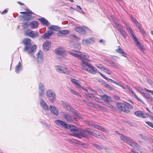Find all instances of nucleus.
Returning a JSON list of instances; mask_svg holds the SVG:
<instances>
[{
	"label": "nucleus",
	"instance_id": "obj_1",
	"mask_svg": "<svg viewBox=\"0 0 153 153\" xmlns=\"http://www.w3.org/2000/svg\"><path fill=\"white\" fill-rule=\"evenodd\" d=\"M30 42L31 40L29 38H25L22 40V43L25 46L23 51L24 52H27L30 50L28 53L33 59H34L35 57L33 54L36 51L37 46L36 45H33L31 46Z\"/></svg>",
	"mask_w": 153,
	"mask_h": 153
},
{
	"label": "nucleus",
	"instance_id": "obj_2",
	"mask_svg": "<svg viewBox=\"0 0 153 153\" xmlns=\"http://www.w3.org/2000/svg\"><path fill=\"white\" fill-rule=\"evenodd\" d=\"M88 59L87 58V60H85V61L83 60L82 63H81L82 68L93 74L96 73H98L97 68L88 62L89 61Z\"/></svg>",
	"mask_w": 153,
	"mask_h": 153
},
{
	"label": "nucleus",
	"instance_id": "obj_3",
	"mask_svg": "<svg viewBox=\"0 0 153 153\" xmlns=\"http://www.w3.org/2000/svg\"><path fill=\"white\" fill-rule=\"evenodd\" d=\"M116 105L118 108L117 109H119L122 111L126 113L129 112L130 111L129 108H133L132 105L126 102H125L124 103L117 102V103Z\"/></svg>",
	"mask_w": 153,
	"mask_h": 153
},
{
	"label": "nucleus",
	"instance_id": "obj_4",
	"mask_svg": "<svg viewBox=\"0 0 153 153\" xmlns=\"http://www.w3.org/2000/svg\"><path fill=\"white\" fill-rule=\"evenodd\" d=\"M69 53L72 56L76 57L80 59L81 60V63H82L83 60L85 61L87 60V58H89V56L87 54H86L84 55L81 52H79L77 51H75V53L72 52H70Z\"/></svg>",
	"mask_w": 153,
	"mask_h": 153
},
{
	"label": "nucleus",
	"instance_id": "obj_5",
	"mask_svg": "<svg viewBox=\"0 0 153 153\" xmlns=\"http://www.w3.org/2000/svg\"><path fill=\"white\" fill-rule=\"evenodd\" d=\"M46 96L51 102L53 103L56 101V95L55 92L52 90L49 89L47 91Z\"/></svg>",
	"mask_w": 153,
	"mask_h": 153
},
{
	"label": "nucleus",
	"instance_id": "obj_6",
	"mask_svg": "<svg viewBox=\"0 0 153 153\" xmlns=\"http://www.w3.org/2000/svg\"><path fill=\"white\" fill-rule=\"evenodd\" d=\"M28 11L22 12L20 13L21 14H24V15L21 16L23 19V20L25 21H29L32 18V16L30 14H34V13H33L30 10H28Z\"/></svg>",
	"mask_w": 153,
	"mask_h": 153
},
{
	"label": "nucleus",
	"instance_id": "obj_7",
	"mask_svg": "<svg viewBox=\"0 0 153 153\" xmlns=\"http://www.w3.org/2000/svg\"><path fill=\"white\" fill-rule=\"evenodd\" d=\"M68 129H69L70 131L73 134V136L76 137L79 136V129H78L76 126L72 125H70L68 124Z\"/></svg>",
	"mask_w": 153,
	"mask_h": 153
},
{
	"label": "nucleus",
	"instance_id": "obj_8",
	"mask_svg": "<svg viewBox=\"0 0 153 153\" xmlns=\"http://www.w3.org/2000/svg\"><path fill=\"white\" fill-rule=\"evenodd\" d=\"M62 115L63 117L69 123H72L74 120L75 119V118L74 116L70 114L65 113L64 112H62Z\"/></svg>",
	"mask_w": 153,
	"mask_h": 153
},
{
	"label": "nucleus",
	"instance_id": "obj_9",
	"mask_svg": "<svg viewBox=\"0 0 153 153\" xmlns=\"http://www.w3.org/2000/svg\"><path fill=\"white\" fill-rule=\"evenodd\" d=\"M56 69L57 72L63 74H69L71 72L69 70L61 66H56Z\"/></svg>",
	"mask_w": 153,
	"mask_h": 153
},
{
	"label": "nucleus",
	"instance_id": "obj_10",
	"mask_svg": "<svg viewBox=\"0 0 153 153\" xmlns=\"http://www.w3.org/2000/svg\"><path fill=\"white\" fill-rule=\"evenodd\" d=\"M55 123L58 126L68 129V124H67L65 121L60 120H57L55 121Z\"/></svg>",
	"mask_w": 153,
	"mask_h": 153
},
{
	"label": "nucleus",
	"instance_id": "obj_11",
	"mask_svg": "<svg viewBox=\"0 0 153 153\" xmlns=\"http://www.w3.org/2000/svg\"><path fill=\"white\" fill-rule=\"evenodd\" d=\"M25 34V35L33 38L37 37L39 35V34L37 32L32 31L30 30H26Z\"/></svg>",
	"mask_w": 153,
	"mask_h": 153
},
{
	"label": "nucleus",
	"instance_id": "obj_12",
	"mask_svg": "<svg viewBox=\"0 0 153 153\" xmlns=\"http://www.w3.org/2000/svg\"><path fill=\"white\" fill-rule=\"evenodd\" d=\"M88 135H91L97 137H102L103 136L100 133H99L98 131L94 130H91L89 129V131H87Z\"/></svg>",
	"mask_w": 153,
	"mask_h": 153
},
{
	"label": "nucleus",
	"instance_id": "obj_13",
	"mask_svg": "<svg viewBox=\"0 0 153 153\" xmlns=\"http://www.w3.org/2000/svg\"><path fill=\"white\" fill-rule=\"evenodd\" d=\"M51 43L50 41H46L43 45V49L45 51H47L49 50L51 47Z\"/></svg>",
	"mask_w": 153,
	"mask_h": 153
},
{
	"label": "nucleus",
	"instance_id": "obj_14",
	"mask_svg": "<svg viewBox=\"0 0 153 153\" xmlns=\"http://www.w3.org/2000/svg\"><path fill=\"white\" fill-rule=\"evenodd\" d=\"M36 59L37 62L39 63H42L43 60V56L42 52L40 50H39L37 54Z\"/></svg>",
	"mask_w": 153,
	"mask_h": 153
},
{
	"label": "nucleus",
	"instance_id": "obj_15",
	"mask_svg": "<svg viewBox=\"0 0 153 153\" xmlns=\"http://www.w3.org/2000/svg\"><path fill=\"white\" fill-rule=\"evenodd\" d=\"M49 109L53 114L56 116H57L59 114V111L56 107L51 105L49 108Z\"/></svg>",
	"mask_w": 153,
	"mask_h": 153
},
{
	"label": "nucleus",
	"instance_id": "obj_16",
	"mask_svg": "<svg viewBox=\"0 0 153 153\" xmlns=\"http://www.w3.org/2000/svg\"><path fill=\"white\" fill-rule=\"evenodd\" d=\"M89 131V129L86 130H79V136L77 137L82 136L85 138H87L88 137V131Z\"/></svg>",
	"mask_w": 153,
	"mask_h": 153
},
{
	"label": "nucleus",
	"instance_id": "obj_17",
	"mask_svg": "<svg viewBox=\"0 0 153 153\" xmlns=\"http://www.w3.org/2000/svg\"><path fill=\"white\" fill-rule=\"evenodd\" d=\"M117 134L120 135V138L121 140L124 142H125L126 143H129V140L131 139V138L127 137L123 134H120L116 131Z\"/></svg>",
	"mask_w": 153,
	"mask_h": 153
},
{
	"label": "nucleus",
	"instance_id": "obj_18",
	"mask_svg": "<svg viewBox=\"0 0 153 153\" xmlns=\"http://www.w3.org/2000/svg\"><path fill=\"white\" fill-rule=\"evenodd\" d=\"M53 34V32L51 30L47 31L46 33H44L42 37L45 39H47L52 36Z\"/></svg>",
	"mask_w": 153,
	"mask_h": 153
},
{
	"label": "nucleus",
	"instance_id": "obj_19",
	"mask_svg": "<svg viewBox=\"0 0 153 153\" xmlns=\"http://www.w3.org/2000/svg\"><path fill=\"white\" fill-rule=\"evenodd\" d=\"M139 135L142 139L144 140L145 141L149 142L150 143H153V140L152 138H149L147 136L143 135L142 134H139Z\"/></svg>",
	"mask_w": 153,
	"mask_h": 153
},
{
	"label": "nucleus",
	"instance_id": "obj_20",
	"mask_svg": "<svg viewBox=\"0 0 153 153\" xmlns=\"http://www.w3.org/2000/svg\"><path fill=\"white\" fill-rule=\"evenodd\" d=\"M102 99L105 101L111 102L112 101L111 98L109 96L105 94L100 96Z\"/></svg>",
	"mask_w": 153,
	"mask_h": 153
},
{
	"label": "nucleus",
	"instance_id": "obj_21",
	"mask_svg": "<svg viewBox=\"0 0 153 153\" xmlns=\"http://www.w3.org/2000/svg\"><path fill=\"white\" fill-rule=\"evenodd\" d=\"M40 104L41 107L45 110L46 111H48L49 109L48 106L46 103L42 99H40Z\"/></svg>",
	"mask_w": 153,
	"mask_h": 153
},
{
	"label": "nucleus",
	"instance_id": "obj_22",
	"mask_svg": "<svg viewBox=\"0 0 153 153\" xmlns=\"http://www.w3.org/2000/svg\"><path fill=\"white\" fill-rule=\"evenodd\" d=\"M38 20L41 22L42 25H45L47 26H50V25L49 22L43 17L39 19Z\"/></svg>",
	"mask_w": 153,
	"mask_h": 153
},
{
	"label": "nucleus",
	"instance_id": "obj_23",
	"mask_svg": "<svg viewBox=\"0 0 153 153\" xmlns=\"http://www.w3.org/2000/svg\"><path fill=\"white\" fill-rule=\"evenodd\" d=\"M94 42V40L93 38H90L88 39H83L82 42L84 45H88L91 44Z\"/></svg>",
	"mask_w": 153,
	"mask_h": 153
},
{
	"label": "nucleus",
	"instance_id": "obj_24",
	"mask_svg": "<svg viewBox=\"0 0 153 153\" xmlns=\"http://www.w3.org/2000/svg\"><path fill=\"white\" fill-rule=\"evenodd\" d=\"M75 29L77 32L83 35L85 34L86 33V31L83 27H75Z\"/></svg>",
	"mask_w": 153,
	"mask_h": 153
},
{
	"label": "nucleus",
	"instance_id": "obj_25",
	"mask_svg": "<svg viewBox=\"0 0 153 153\" xmlns=\"http://www.w3.org/2000/svg\"><path fill=\"white\" fill-rule=\"evenodd\" d=\"M39 96H42L44 94L45 91L43 85L42 83H40L39 85Z\"/></svg>",
	"mask_w": 153,
	"mask_h": 153
},
{
	"label": "nucleus",
	"instance_id": "obj_26",
	"mask_svg": "<svg viewBox=\"0 0 153 153\" xmlns=\"http://www.w3.org/2000/svg\"><path fill=\"white\" fill-rule=\"evenodd\" d=\"M48 28L50 30L56 31H58L59 32L61 29L60 27L55 25H52L49 27Z\"/></svg>",
	"mask_w": 153,
	"mask_h": 153
},
{
	"label": "nucleus",
	"instance_id": "obj_27",
	"mask_svg": "<svg viewBox=\"0 0 153 153\" xmlns=\"http://www.w3.org/2000/svg\"><path fill=\"white\" fill-rule=\"evenodd\" d=\"M69 33V31L68 30H60L57 33V35L58 36H61V34L66 35Z\"/></svg>",
	"mask_w": 153,
	"mask_h": 153
},
{
	"label": "nucleus",
	"instance_id": "obj_28",
	"mask_svg": "<svg viewBox=\"0 0 153 153\" xmlns=\"http://www.w3.org/2000/svg\"><path fill=\"white\" fill-rule=\"evenodd\" d=\"M62 104L64 107L66 108L68 111H70L72 107L70 106L68 104H67L66 102L63 101H62Z\"/></svg>",
	"mask_w": 153,
	"mask_h": 153
},
{
	"label": "nucleus",
	"instance_id": "obj_29",
	"mask_svg": "<svg viewBox=\"0 0 153 153\" xmlns=\"http://www.w3.org/2000/svg\"><path fill=\"white\" fill-rule=\"evenodd\" d=\"M64 51L61 48H57L55 51L56 54L59 55H62L64 54Z\"/></svg>",
	"mask_w": 153,
	"mask_h": 153
},
{
	"label": "nucleus",
	"instance_id": "obj_30",
	"mask_svg": "<svg viewBox=\"0 0 153 153\" xmlns=\"http://www.w3.org/2000/svg\"><path fill=\"white\" fill-rule=\"evenodd\" d=\"M92 145L96 148L99 149H104L105 150H106L107 149L106 147L101 145H99L96 144H92Z\"/></svg>",
	"mask_w": 153,
	"mask_h": 153
},
{
	"label": "nucleus",
	"instance_id": "obj_31",
	"mask_svg": "<svg viewBox=\"0 0 153 153\" xmlns=\"http://www.w3.org/2000/svg\"><path fill=\"white\" fill-rule=\"evenodd\" d=\"M22 65L21 64L20 62H19L18 64L16 66V71L18 73L19 71L22 69Z\"/></svg>",
	"mask_w": 153,
	"mask_h": 153
},
{
	"label": "nucleus",
	"instance_id": "obj_32",
	"mask_svg": "<svg viewBox=\"0 0 153 153\" xmlns=\"http://www.w3.org/2000/svg\"><path fill=\"white\" fill-rule=\"evenodd\" d=\"M38 22L36 21H34L30 23V25L31 27L33 28H35L37 27L38 26Z\"/></svg>",
	"mask_w": 153,
	"mask_h": 153
},
{
	"label": "nucleus",
	"instance_id": "obj_33",
	"mask_svg": "<svg viewBox=\"0 0 153 153\" xmlns=\"http://www.w3.org/2000/svg\"><path fill=\"white\" fill-rule=\"evenodd\" d=\"M129 143H128V144L132 146L133 148H136L137 147V146L138 145V144L134 141L132 140L131 139L129 140Z\"/></svg>",
	"mask_w": 153,
	"mask_h": 153
},
{
	"label": "nucleus",
	"instance_id": "obj_34",
	"mask_svg": "<svg viewBox=\"0 0 153 153\" xmlns=\"http://www.w3.org/2000/svg\"><path fill=\"white\" fill-rule=\"evenodd\" d=\"M116 51L123 56L125 57L126 55L122 48H119L116 50Z\"/></svg>",
	"mask_w": 153,
	"mask_h": 153
},
{
	"label": "nucleus",
	"instance_id": "obj_35",
	"mask_svg": "<svg viewBox=\"0 0 153 153\" xmlns=\"http://www.w3.org/2000/svg\"><path fill=\"white\" fill-rule=\"evenodd\" d=\"M118 31L120 32V34L122 35L123 37L126 38V33L125 31L122 29H119Z\"/></svg>",
	"mask_w": 153,
	"mask_h": 153
},
{
	"label": "nucleus",
	"instance_id": "obj_36",
	"mask_svg": "<svg viewBox=\"0 0 153 153\" xmlns=\"http://www.w3.org/2000/svg\"><path fill=\"white\" fill-rule=\"evenodd\" d=\"M71 82L74 84L77 88H79V87H81V85L78 82V81L75 79H72L71 80Z\"/></svg>",
	"mask_w": 153,
	"mask_h": 153
},
{
	"label": "nucleus",
	"instance_id": "obj_37",
	"mask_svg": "<svg viewBox=\"0 0 153 153\" xmlns=\"http://www.w3.org/2000/svg\"><path fill=\"white\" fill-rule=\"evenodd\" d=\"M69 90H70V93L71 94L77 96L79 97H81V95L78 92L72 89H70Z\"/></svg>",
	"mask_w": 153,
	"mask_h": 153
},
{
	"label": "nucleus",
	"instance_id": "obj_38",
	"mask_svg": "<svg viewBox=\"0 0 153 153\" xmlns=\"http://www.w3.org/2000/svg\"><path fill=\"white\" fill-rule=\"evenodd\" d=\"M94 127H95L96 128L105 132H106L107 130V129H105L104 128L101 126L96 124H95V126H94Z\"/></svg>",
	"mask_w": 153,
	"mask_h": 153
},
{
	"label": "nucleus",
	"instance_id": "obj_39",
	"mask_svg": "<svg viewBox=\"0 0 153 153\" xmlns=\"http://www.w3.org/2000/svg\"><path fill=\"white\" fill-rule=\"evenodd\" d=\"M144 96L146 97L148 100L150 101L153 102V98L149 94L143 93Z\"/></svg>",
	"mask_w": 153,
	"mask_h": 153
},
{
	"label": "nucleus",
	"instance_id": "obj_40",
	"mask_svg": "<svg viewBox=\"0 0 153 153\" xmlns=\"http://www.w3.org/2000/svg\"><path fill=\"white\" fill-rule=\"evenodd\" d=\"M101 70L108 74H110L112 73V71L110 70L105 67H102Z\"/></svg>",
	"mask_w": 153,
	"mask_h": 153
},
{
	"label": "nucleus",
	"instance_id": "obj_41",
	"mask_svg": "<svg viewBox=\"0 0 153 153\" xmlns=\"http://www.w3.org/2000/svg\"><path fill=\"white\" fill-rule=\"evenodd\" d=\"M106 106L108 108L111 109L114 111H118L117 108H116L114 106H113L110 104H107Z\"/></svg>",
	"mask_w": 153,
	"mask_h": 153
},
{
	"label": "nucleus",
	"instance_id": "obj_42",
	"mask_svg": "<svg viewBox=\"0 0 153 153\" xmlns=\"http://www.w3.org/2000/svg\"><path fill=\"white\" fill-rule=\"evenodd\" d=\"M134 114L137 116L140 117H141L143 115L141 111H136L134 112Z\"/></svg>",
	"mask_w": 153,
	"mask_h": 153
},
{
	"label": "nucleus",
	"instance_id": "obj_43",
	"mask_svg": "<svg viewBox=\"0 0 153 153\" xmlns=\"http://www.w3.org/2000/svg\"><path fill=\"white\" fill-rule=\"evenodd\" d=\"M114 23L115 25V27L116 29L118 31L119 29L123 28L117 22V21H114Z\"/></svg>",
	"mask_w": 153,
	"mask_h": 153
},
{
	"label": "nucleus",
	"instance_id": "obj_44",
	"mask_svg": "<svg viewBox=\"0 0 153 153\" xmlns=\"http://www.w3.org/2000/svg\"><path fill=\"white\" fill-rule=\"evenodd\" d=\"M29 25L30 23L28 22H26L23 23L22 26L23 29H25L27 28Z\"/></svg>",
	"mask_w": 153,
	"mask_h": 153
},
{
	"label": "nucleus",
	"instance_id": "obj_45",
	"mask_svg": "<svg viewBox=\"0 0 153 153\" xmlns=\"http://www.w3.org/2000/svg\"><path fill=\"white\" fill-rule=\"evenodd\" d=\"M79 145L82 148H87L88 146L87 144L82 142H80L79 143Z\"/></svg>",
	"mask_w": 153,
	"mask_h": 153
},
{
	"label": "nucleus",
	"instance_id": "obj_46",
	"mask_svg": "<svg viewBox=\"0 0 153 153\" xmlns=\"http://www.w3.org/2000/svg\"><path fill=\"white\" fill-rule=\"evenodd\" d=\"M86 123L90 127H94L95 126V124L91 122H90L88 121H86Z\"/></svg>",
	"mask_w": 153,
	"mask_h": 153
},
{
	"label": "nucleus",
	"instance_id": "obj_47",
	"mask_svg": "<svg viewBox=\"0 0 153 153\" xmlns=\"http://www.w3.org/2000/svg\"><path fill=\"white\" fill-rule=\"evenodd\" d=\"M103 84H104L106 88H108L110 90L112 91L113 89V88L112 87L108 84H106L105 82H104Z\"/></svg>",
	"mask_w": 153,
	"mask_h": 153
},
{
	"label": "nucleus",
	"instance_id": "obj_48",
	"mask_svg": "<svg viewBox=\"0 0 153 153\" xmlns=\"http://www.w3.org/2000/svg\"><path fill=\"white\" fill-rule=\"evenodd\" d=\"M109 64L116 68H117L118 67V65L117 64L112 61L109 62Z\"/></svg>",
	"mask_w": 153,
	"mask_h": 153
},
{
	"label": "nucleus",
	"instance_id": "obj_49",
	"mask_svg": "<svg viewBox=\"0 0 153 153\" xmlns=\"http://www.w3.org/2000/svg\"><path fill=\"white\" fill-rule=\"evenodd\" d=\"M95 106V107L97 109H99L100 110H105V107H103L102 106H101L100 105H97L96 106Z\"/></svg>",
	"mask_w": 153,
	"mask_h": 153
},
{
	"label": "nucleus",
	"instance_id": "obj_50",
	"mask_svg": "<svg viewBox=\"0 0 153 153\" xmlns=\"http://www.w3.org/2000/svg\"><path fill=\"white\" fill-rule=\"evenodd\" d=\"M71 38L73 39H75L76 41H78L79 40V38L77 36L75 35H72L71 36Z\"/></svg>",
	"mask_w": 153,
	"mask_h": 153
},
{
	"label": "nucleus",
	"instance_id": "obj_51",
	"mask_svg": "<svg viewBox=\"0 0 153 153\" xmlns=\"http://www.w3.org/2000/svg\"><path fill=\"white\" fill-rule=\"evenodd\" d=\"M110 57L111 58L114 59L115 61H118L120 59L119 57L115 56H110Z\"/></svg>",
	"mask_w": 153,
	"mask_h": 153
},
{
	"label": "nucleus",
	"instance_id": "obj_52",
	"mask_svg": "<svg viewBox=\"0 0 153 153\" xmlns=\"http://www.w3.org/2000/svg\"><path fill=\"white\" fill-rule=\"evenodd\" d=\"M70 111H71L73 114H74L75 116H78L77 115V111L76 110H75L74 108H73L72 107L71 108V109Z\"/></svg>",
	"mask_w": 153,
	"mask_h": 153
},
{
	"label": "nucleus",
	"instance_id": "obj_53",
	"mask_svg": "<svg viewBox=\"0 0 153 153\" xmlns=\"http://www.w3.org/2000/svg\"><path fill=\"white\" fill-rule=\"evenodd\" d=\"M126 29L127 30L128 32L129 33L131 34V35H132V34H133L132 33V30L130 27H127Z\"/></svg>",
	"mask_w": 153,
	"mask_h": 153
},
{
	"label": "nucleus",
	"instance_id": "obj_54",
	"mask_svg": "<svg viewBox=\"0 0 153 153\" xmlns=\"http://www.w3.org/2000/svg\"><path fill=\"white\" fill-rule=\"evenodd\" d=\"M138 47L141 51H143L145 50L144 46L142 45L141 44L139 46H138Z\"/></svg>",
	"mask_w": 153,
	"mask_h": 153
},
{
	"label": "nucleus",
	"instance_id": "obj_55",
	"mask_svg": "<svg viewBox=\"0 0 153 153\" xmlns=\"http://www.w3.org/2000/svg\"><path fill=\"white\" fill-rule=\"evenodd\" d=\"M107 81H108L109 82H111L112 83H115V81H114V80L112 79H110L109 78H108V79L107 80Z\"/></svg>",
	"mask_w": 153,
	"mask_h": 153
},
{
	"label": "nucleus",
	"instance_id": "obj_56",
	"mask_svg": "<svg viewBox=\"0 0 153 153\" xmlns=\"http://www.w3.org/2000/svg\"><path fill=\"white\" fill-rule=\"evenodd\" d=\"M98 73L100 74L101 76H102V77H103L106 80H107L108 78V77H106L103 74H102L99 73L98 72Z\"/></svg>",
	"mask_w": 153,
	"mask_h": 153
},
{
	"label": "nucleus",
	"instance_id": "obj_57",
	"mask_svg": "<svg viewBox=\"0 0 153 153\" xmlns=\"http://www.w3.org/2000/svg\"><path fill=\"white\" fill-rule=\"evenodd\" d=\"M135 98L139 101L140 102L143 103V104H144V103L140 99H139L138 97L137 96V95H136V96H134Z\"/></svg>",
	"mask_w": 153,
	"mask_h": 153
},
{
	"label": "nucleus",
	"instance_id": "obj_58",
	"mask_svg": "<svg viewBox=\"0 0 153 153\" xmlns=\"http://www.w3.org/2000/svg\"><path fill=\"white\" fill-rule=\"evenodd\" d=\"M146 123L147 125L150 126V127L151 126V125L153 124L152 122L149 121L146 122Z\"/></svg>",
	"mask_w": 153,
	"mask_h": 153
},
{
	"label": "nucleus",
	"instance_id": "obj_59",
	"mask_svg": "<svg viewBox=\"0 0 153 153\" xmlns=\"http://www.w3.org/2000/svg\"><path fill=\"white\" fill-rule=\"evenodd\" d=\"M148 115H149V114H146L144 115L143 114L141 117L143 118H148L149 117Z\"/></svg>",
	"mask_w": 153,
	"mask_h": 153
},
{
	"label": "nucleus",
	"instance_id": "obj_60",
	"mask_svg": "<svg viewBox=\"0 0 153 153\" xmlns=\"http://www.w3.org/2000/svg\"><path fill=\"white\" fill-rule=\"evenodd\" d=\"M136 88L139 92H141L143 90L142 88L138 87H136Z\"/></svg>",
	"mask_w": 153,
	"mask_h": 153
},
{
	"label": "nucleus",
	"instance_id": "obj_61",
	"mask_svg": "<svg viewBox=\"0 0 153 153\" xmlns=\"http://www.w3.org/2000/svg\"><path fill=\"white\" fill-rule=\"evenodd\" d=\"M132 36L134 42H136V41H137V39L134 36L133 34H132Z\"/></svg>",
	"mask_w": 153,
	"mask_h": 153
},
{
	"label": "nucleus",
	"instance_id": "obj_62",
	"mask_svg": "<svg viewBox=\"0 0 153 153\" xmlns=\"http://www.w3.org/2000/svg\"><path fill=\"white\" fill-rule=\"evenodd\" d=\"M79 88H81L84 91H86V92H87L88 91V90L85 88H83L82 86L81 85V87H79Z\"/></svg>",
	"mask_w": 153,
	"mask_h": 153
},
{
	"label": "nucleus",
	"instance_id": "obj_63",
	"mask_svg": "<svg viewBox=\"0 0 153 153\" xmlns=\"http://www.w3.org/2000/svg\"><path fill=\"white\" fill-rule=\"evenodd\" d=\"M129 88L130 89V91L131 92V93H132V94L134 95V96H136V94L135 93V92L132 90H131V88L129 87Z\"/></svg>",
	"mask_w": 153,
	"mask_h": 153
},
{
	"label": "nucleus",
	"instance_id": "obj_64",
	"mask_svg": "<svg viewBox=\"0 0 153 153\" xmlns=\"http://www.w3.org/2000/svg\"><path fill=\"white\" fill-rule=\"evenodd\" d=\"M148 149L152 152L153 153V149L150 147H148Z\"/></svg>",
	"mask_w": 153,
	"mask_h": 153
}]
</instances>
